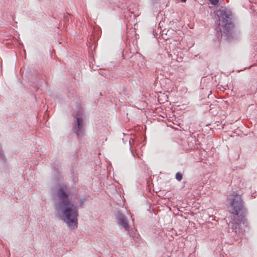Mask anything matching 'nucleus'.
<instances>
[{
	"mask_svg": "<svg viewBox=\"0 0 257 257\" xmlns=\"http://www.w3.org/2000/svg\"><path fill=\"white\" fill-rule=\"evenodd\" d=\"M182 175L179 173V172H177L176 174V179L180 181H181L182 179Z\"/></svg>",
	"mask_w": 257,
	"mask_h": 257,
	"instance_id": "6",
	"label": "nucleus"
},
{
	"mask_svg": "<svg viewBox=\"0 0 257 257\" xmlns=\"http://www.w3.org/2000/svg\"><path fill=\"white\" fill-rule=\"evenodd\" d=\"M70 194V189L66 185L58 189L56 196L62 201L59 203L57 209L60 218L71 229H75L77 227L78 209L67 200Z\"/></svg>",
	"mask_w": 257,
	"mask_h": 257,
	"instance_id": "1",
	"label": "nucleus"
},
{
	"mask_svg": "<svg viewBox=\"0 0 257 257\" xmlns=\"http://www.w3.org/2000/svg\"><path fill=\"white\" fill-rule=\"evenodd\" d=\"M210 3L213 5H216L218 3V0H209Z\"/></svg>",
	"mask_w": 257,
	"mask_h": 257,
	"instance_id": "7",
	"label": "nucleus"
},
{
	"mask_svg": "<svg viewBox=\"0 0 257 257\" xmlns=\"http://www.w3.org/2000/svg\"><path fill=\"white\" fill-rule=\"evenodd\" d=\"M83 127V120L81 118H77V127L75 129V133L79 135Z\"/></svg>",
	"mask_w": 257,
	"mask_h": 257,
	"instance_id": "5",
	"label": "nucleus"
},
{
	"mask_svg": "<svg viewBox=\"0 0 257 257\" xmlns=\"http://www.w3.org/2000/svg\"><path fill=\"white\" fill-rule=\"evenodd\" d=\"M233 194H234L233 193ZM230 203L228 209L231 213L230 222L232 224V228L236 229H240L242 226L246 225L247 220L245 218L246 211L243 206V201L241 196L236 194H233L230 198Z\"/></svg>",
	"mask_w": 257,
	"mask_h": 257,
	"instance_id": "2",
	"label": "nucleus"
},
{
	"mask_svg": "<svg viewBox=\"0 0 257 257\" xmlns=\"http://www.w3.org/2000/svg\"><path fill=\"white\" fill-rule=\"evenodd\" d=\"M116 215L118 223L125 230H127L128 229V224L124 215L119 212L116 213Z\"/></svg>",
	"mask_w": 257,
	"mask_h": 257,
	"instance_id": "4",
	"label": "nucleus"
},
{
	"mask_svg": "<svg viewBox=\"0 0 257 257\" xmlns=\"http://www.w3.org/2000/svg\"><path fill=\"white\" fill-rule=\"evenodd\" d=\"M215 13L218 18L217 24L219 25V29L220 31V33H218V35L222 36L221 28L226 32H228L233 27V24L232 22V12L227 8H222L217 10Z\"/></svg>",
	"mask_w": 257,
	"mask_h": 257,
	"instance_id": "3",
	"label": "nucleus"
},
{
	"mask_svg": "<svg viewBox=\"0 0 257 257\" xmlns=\"http://www.w3.org/2000/svg\"><path fill=\"white\" fill-rule=\"evenodd\" d=\"M181 1L182 2H185L186 1V0H181Z\"/></svg>",
	"mask_w": 257,
	"mask_h": 257,
	"instance_id": "8",
	"label": "nucleus"
}]
</instances>
